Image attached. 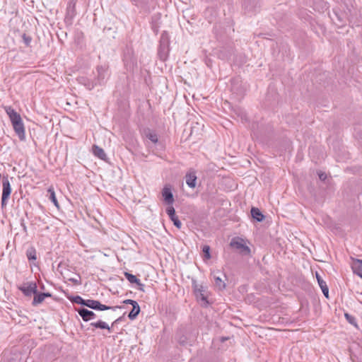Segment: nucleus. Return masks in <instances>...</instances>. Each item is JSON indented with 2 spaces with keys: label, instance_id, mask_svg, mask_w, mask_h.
<instances>
[{
  "label": "nucleus",
  "instance_id": "7c9ffc66",
  "mask_svg": "<svg viewBox=\"0 0 362 362\" xmlns=\"http://www.w3.org/2000/svg\"><path fill=\"white\" fill-rule=\"evenodd\" d=\"M22 37H23V42L25 43V45L27 47L30 46L32 38L30 36L27 35L26 34H23Z\"/></svg>",
  "mask_w": 362,
  "mask_h": 362
},
{
  "label": "nucleus",
  "instance_id": "4be33fe9",
  "mask_svg": "<svg viewBox=\"0 0 362 362\" xmlns=\"http://www.w3.org/2000/svg\"><path fill=\"white\" fill-rule=\"evenodd\" d=\"M26 256L28 259V260H36L37 255H36V250L34 247H30L26 251Z\"/></svg>",
  "mask_w": 362,
  "mask_h": 362
},
{
  "label": "nucleus",
  "instance_id": "aec40b11",
  "mask_svg": "<svg viewBox=\"0 0 362 362\" xmlns=\"http://www.w3.org/2000/svg\"><path fill=\"white\" fill-rule=\"evenodd\" d=\"M90 325L95 328L107 329L109 332H111V329L109 327V325L102 320H98V322H91Z\"/></svg>",
  "mask_w": 362,
  "mask_h": 362
},
{
  "label": "nucleus",
  "instance_id": "c85d7f7f",
  "mask_svg": "<svg viewBox=\"0 0 362 362\" xmlns=\"http://www.w3.org/2000/svg\"><path fill=\"white\" fill-rule=\"evenodd\" d=\"M166 213L168 215L169 218H171V217H173V216H176L175 210L174 207L172 205H170V206H168L166 209Z\"/></svg>",
  "mask_w": 362,
  "mask_h": 362
},
{
  "label": "nucleus",
  "instance_id": "20e7f679",
  "mask_svg": "<svg viewBox=\"0 0 362 362\" xmlns=\"http://www.w3.org/2000/svg\"><path fill=\"white\" fill-rule=\"evenodd\" d=\"M86 306L95 310H115L117 308H121L120 306L110 307L101 304L100 301L95 300H86Z\"/></svg>",
  "mask_w": 362,
  "mask_h": 362
},
{
  "label": "nucleus",
  "instance_id": "dca6fc26",
  "mask_svg": "<svg viewBox=\"0 0 362 362\" xmlns=\"http://www.w3.org/2000/svg\"><path fill=\"white\" fill-rule=\"evenodd\" d=\"M78 81L79 83L86 86L87 88V89H88V90H91L95 86L94 81H93L86 77H79L78 78Z\"/></svg>",
  "mask_w": 362,
  "mask_h": 362
},
{
  "label": "nucleus",
  "instance_id": "cd10ccee",
  "mask_svg": "<svg viewBox=\"0 0 362 362\" xmlns=\"http://www.w3.org/2000/svg\"><path fill=\"white\" fill-rule=\"evenodd\" d=\"M316 279L317 280L320 288L327 286L326 282L322 279V277L317 272H316Z\"/></svg>",
  "mask_w": 362,
  "mask_h": 362
},
{
  "label": "nucleus",
  "instance_id": "0eeeda50",
  "mask_svg": "<svg viewBox=\"0 0 362 362\" xmlns=\"http://www.w3.org/2000/svg\"><path fill=\"white\" fill-rule=\"evenodd\" d=\"M2 185L3 192L1 195V206H4V202L9 197L11 192V185L7 177L4 178Z\"/></svg>",
  "mask_w": 362,
  "mask_h": 362
},
{
  "label": "nucleus",
  "instance_id": "b1692460",
  "mask_svg": "<svg viewBox=\"0 0 362 362\" xmlns=\"http://www.w3.org/2000/svg\"><path fill=\"white\" fill-rule=\"evenodd\" d=\"M71 301L86 306V300L83 299L81 296H76L72 298Z\"/></svg>",
  "mask_w": 362,
  "mask_h": 362
},
{
  "label": "nucleus",
  "instance_id": "ddd939ff",
  "mask_svg": "<svg viewBox=\"0 0 362 362\" xmlns=\"http://www.w3.org/2000/svg\"><path fill=\"white\" fill-rule=\"evenodd\" d=\"M352 269L354 274L362 279V260L356 259L352 264Z\"/></svg>",
  "mask_w": 362,
  "mask_h": 362
},
{
  "label": "nucleus",
  "instance_id": "473e14b6",
  "mask_svg": "<svg viewBox=\"0 0 362 362\" xmlns=\"http://www.w3.org/2000/svg\"><path fill=\"white\" fill-rule=\"evenodd\" d=\"M345 317L346 320L351 324H354V322L355 321V319L354 317L351 316L350 315L346 313Z\"/></svg>",
  "mask_w": 362,
  "mask_h": 362
},
{
  "label": "nucleus",
  "instance_id": "58836bf2",
  "mask_svg": "<svg viewBox=\"0 0 362 362\" xmlns=\"http://www.w3.org/2000/svg\"><path fill=\"white\" fill-rule=\"evenodd\" d=\"M118 320H119V319H117V320H115V322L112 323V325H113L114 324H115Z\"/></svg>",
  "mask_w": 362,
  "mask_h": 362
},
{
  "label": "nucleus",
  "instance_id": "39448f33",
  "mask_svg": "<svg viewBox=\"0 0 362 362\" xmlns=\"http://www.w3.org/2000/svg\"><path fill=\"white\" fill-rule=\"evenodd\" d=\"M230 245L231 247L239 250L244 255L250 253V247L245 245L244 240L240 238H233Z\"/></svg>",
  "mask_w": 362,
  "mask_h": 362
},
{
  "label": "nucleus",
  "instance_id": "9d476101",
  "mask_svg": "<svg viewBox=\"0 0 362 362\" xmlns=\"http://www.w3.org/2000/svg\"><path fill=\"white\" fill-rule=\"evenodd\" d=\"M78 313L82 319L87 322L96 317V315L91 310L81 308L77 310Z\"/></svg>",
  "mask_w": 362,
  "mask_h": 362
},
{
  "label": "nucleus",
  "instance_id": "72a5a7b5",
  "mask_svg": "<svg viewBox=\"0 0 362 362\" xmlns=\"http://www.w3.org/2000/svg\"><path fill=\"white\" fill-rule=\"evenodd\" d=\"M123 303L124 304H130L132 305H134V304H136L137 302L136 300H131V299H127V300H124L123 301Z\"/></svg>",
  "mask_w": 362,
  "mask_h": 362
},
{
  "label": "nucleus",
  "instance_id": "bb28decb",
  "mask_svg": "<svg viewBox=\"0 0 362 362\" xmlns=\"http://www.w3.org/2000/svg\"><path fill=\"white\" fill-rule=\"evenodd\" d=\"M170 219L173 222V224L177 228H180L182 227V223L179 220L177 216L170 218Z\"/></svg>",
  "mask_w": 362,
  "mask_h": 362
},
{
  "label": "nucleus",
  "instance_id": "f03ea898",
  "mask_svg": "<svg viewBox=\"0 0 362 362\" xmlns=\"http://www.w3.org/2000/svg\"><path fill=\"white\" fill-rule=\"evenodd\" d=\"M192 287L194 289V295L199 301L203 302L204 304H207L206 300V288L197 284L195 280H192Z\"/></svg>",
  "mask_w": 362,
  "mask_h": 362
},
{
  "label": "nucleus",
  "instance_id": "423d86ee",
  "mask_svg": "<svg viewBox=\"0 0 362 362\" xmlns=\"http://www.w3.org/2000/svg\"><path fill=\"white\" fill-rule=\"evenodd\" d=\"M211 276H213L216 288H218V290H223L226 288V284L224 280L221 278V276L226 278V275L222 274L220 271H214L211 272Z\"/></svg>",
  "mask_w": 362,
  "mask_h": 362
},
{
  "label": "nucleus",
  "instance_id": "2eb2a0df",
  "mask_svg": "<svg viewBox=\"0 0 362 362\" xmlns=\"http://www.w3.org/2000/svg\"><path fill=\"white\" fill-rule=\"evenodd\" d=\"M93 153L101 160H105L106 158V154L104 150L97 145L93 146Z\"/></svg>",
  "mask_w": 362,
  "mask_h": 362
},
{
  "label": "nucleus",
  "instance_id": "f257e3e1",
  "mask_svg": "<svg viewBox=\"0 0 362 362\" xmlns=\"http://www.w3.org/2000/svg\"><path fill=\"white\" fill-rule=\"evenodd\" d=\"M5 111L12 124L13 130L21 141L25 140V127L19 113L10 106L4 107Z\"/></svg>",
  "mask_w": 362,
  "mask_h": 362
},
{
  "label": "nucleus",
  "instance_id": "c9c22d12",
  "mask_svg": "<svg viewBox=\"0 0 362 362\" xmlns=\"http://www.w3.org/2000/svg\"><path fill=\"white\" fill-rule=\"evenodd\" d=\"M318 175H319V178L321 180H325L327 178V175L324 173H320L318 174Z\"/></svg>",
  "mask_w": 362,
  "mask_h": 362
},
{
  "label": "nucleus",
  "instance_id": "2f4dec72",
  "mask_svg": "<svg viewBox=\"0 0 362 362\" xmlns=\"http://www.w3.org/2000/svg\"><path fill=\"white\" fill-rule=\"evenodd\" d=\"M321 290H322L323 294L325 295V296L327 298H328V297H329V288H328L327 286H325V287L321 288Z\"/></svg>",
  "mask_w": 362,
  "mask_h": 362
},
{
  "label": "nucleus",
  "instance_id": "7ed1b4c3",
  "mask_svg": "<svg viewBox=\"0 0 362 362\" xmlns=\"http://www.w3.org/2000/svg\"><path fill=\"white\" fill-rule=\"evenodd\" d=\"M97 76L95 78L94 83L95 86L97 85H103L106 83L108 77L109 72L108 69L105 66H98L97 67Z\"/></svg>",
  "mask_w": 362,
  "mask_h": 362
},
{
  "label": "nucleus",
  "instance_id": "9b49d317",
  "mask_svg": "<svg viewBox=\"0 0 362 362\" xmlns=\"http://www.w3.org/2000/svg\"><path fill=\"white\" fill-rule=\"evenodd\" d=\"M143 135L153 144H156L158 141V134L155 131L151 129L147 128L144 129Z\"/></svg>",
  "mask_w": 362,
  "mask_h": 362
},
{
  "label": "nucleus",
  "instance_id": "f704fd0d",
  "mask_svg": "<svg viewBox=\"0 0 362 362\" xmlns=\"http://www.w3.org/2000/svg\"><path fill=\"white\" fill-rule=\"evenodd\" d=\"M69 280L71 281L74 284H76V285L81 284V281H80V278L79 277H78V278H71Z\"/></svg>",
  "mask_w": 362,
  "mask_h": 362
},
{
  "label": "nucleus",
  "instance_id": "4c0bfd02",
  "mask_svg": "<svg viewBox=\"0 0 362 362\" xmlns=\"http://www.w3.org/2000/svg\"><path fill=\"white\" fill-rule=\"evenodd\" d=\"M179 342H180V344H184L185 341H181V339H180V340H179Z\"/></svg>",
  "mask_w": 362,
  "mask_h": 362
},
{
  "label": "nucleus",
  "instance_id": "f3484780",
  "mask_svg": "<svg viewBox=\"0 0 362 362\" xmlns=\"http://www.w3.org/2000/svg\"><path fill=\"white\" fill-rule=\"evenodd\" d=\"M197 177L194 173H189L186 175V183L191 187L194 188L196 186Z\"/></svg>",
  "mask_w": 362,
  "mask_h": 362
},
{
  "label": "nucleus",
  "instance_id": "f8f14e48",
  "mask_svg": "<svg viewBox=\"0 0 362 362\" xmlns=\"http://www.w3.org/2000/svg\"><path fill=\"white\" fill-rule=\"evenodd\" d=\"M34 298L32 304L33 305H37L41 303H42L46 297H50L51 294L49 293H38L37 291L34 294Z\"/></svg>",
  "mask_w": 362,
  "mask_h": 362
},
{
  "label": "nucleus",
  "instance_id": "412c9836",
  "mask_svg": "<svg viewBox=\"0 0 362 362\" xmlns=\"http://www.w3.org/2000/svg\"><path fill=\"white\" fill-rule=\"evenodd\" d=\"M47 192L49 193V199L51 200V202L54 204L55 206L57 208L59 207V203L57 202V199L56 198L55 192L52 187H49Z\"/></svg>",
  "mask_w": 362,
  "mask_h": 362
},
{
  "label": "nucleus",
  "instance_id": "a211bd4d",
  "mask_svg": "<svg viewBox=\"0 0 362 362\" xmlns=\"http://www.w3.org/2000/svg\"><path fill=\"white\" fill-rule=\"evenodd\" d=\"M132 310L128 315L129 318L132 320H134L140 313V306L138 303L132 305Z\"/></svg>",
  "mask_w": 362,
  "mask_h": 362
},
{
  "label": "nucleus",
  "instance_id": "c756f323",
  "mask_svg": "<svg viewBox=\"0 0 362 362\" xmlns=\"http://www.w3.org/2000/svg\"><path fill=\"white\" fill-rule=\"evenodd\" d=\"M76 0H71L67 7L68 13L74 12Z\"/></svg>",
  "mask_w": 362,
  "mask_h": 362
},
{
  "label": "nucleus",
  "instance_id": "393cba45",
  "mask_svg": "<svg viewBox=\"0 0 362 362\" xmlns=\"http://www.w3.org/2000/svg\"><path fill=\"white\" fill-rule=\"evenodd\" d=\"M168 35L166 32L162 33L160 37V45L168 47Z\"/></svg>",
  "mask_w": 362,
  "mask_h": 362
},
{
  "label": "nucleus",
  "instance_id": "6e6552de",
  "mask_svg": "<svg viewBox=\"0 0 362 362\" xmlns=\"http://www.w3.org/2000/svg\"><path fill=\"white\" fill-rule=\"evenodd\" d=\"M37 284L35 282L24 284L20 289L27 296H30L37 292Z\"/></svg>",
  "mask_w": 362,
  "mask_h": 362
},
{
  "label": "nucleus",
  "instance_id": "1a4fd4ad",
  "mask_svg": "<svg viewBox=\"0 0 362 362\" xmlns=\"http://www.w3.org/2000/svg\"><path fill=\"white\" fill-rule=\"evenodd\" d=\"M162 196L165 202L168 205H172L174 202V197L172 193L171 188L168 186H165L162 190Z\"/></svg>",
  "mask_w": 362,
  "mask_h": 362
},
{
  "label": "nucleus",
  "instance_id": "5701e85b",
  "mask_svg": "<svg viewBox=\"0 0 362 362\" xmlns=\"http://www.w3.org/2000/svg\"><path fill=\"white\" fill-rule=\"evenodd\" d=\"M125 277L127 278V279L132 284H139V279H138L136 276L129 273V272H125L124 273Z\"/></svg>",
  "mask_w": 362,
  "mask_h": 362
},
{
  "label": "nucleus",
  "instance_id": "4468645a",
  "mask_svg": "<svg viewBox=\"0 0 362 362\" xmlns=\"http://www.w3.org/2000/svg\"><path fill=\"white\" fill-rule=\"evenodd\" d=\"M252 217L258 222H261L264 219V216L258 208L252 207L251 209Z\"/></svg>",
  "mask_w": 362,
  "mask_h": 362
},
{
  "label": "nucleus",
  "instance_id": "a878e982",
  "mask_svg": "<svg viewBox=\"0 0 362 362\" xmlns=\"http://www.w3.org/2000/svg\"><path fill=\"white\" fill-rule=\"evenodd\" d=\"M202 251L204 254V257L206 259H209L211 258L210 247L209 245H204L202 248Z\"/></svg>",
  "mask_w": 362,
  "mask_h": 362
},
{
  "label": "nucleus",
  "instance_id": "6ab92c4d",
  "mask_svg": "<svg viewBox=\"0 0 362 362\" xmlns=\"http://www.w3.org/2000/svg\"><path fill=\"white\" fill-rule=\"evenodd\" d=\"M168 49L165 45H160L158 50V55L161 60L165 61L168 57Z\"/></svg>",
  "mask_w": 362,
  "mask_h": 362
},
{
  "label": "nucleus",
  "instance_id": "e433bc0d",
  "mask_svg": "<svg viewBox=\"0 0 362 362\" xmlns=\"http://www.w3.org/2000/svg\"><path fill=\"white\" fill-rule=\"evenodd\" d=\"M136 284L139 286V289L140 291H144V284H143L141 282V281H140V280H139V284Z\"/></svg>",
  "mask_w": 362,
  "mask_h": 362
}]
</instances>
